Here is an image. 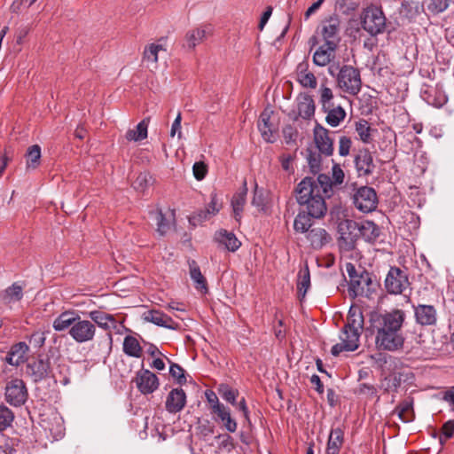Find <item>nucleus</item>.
I'll return each instance as SVG.
<instances>
[{
	"label": "nucleus",
	"mask_w": 454,
	"mask_h": 454,
	"mask_svg": "<svg viewBox=\"0 0 454 454\" xmlns=\"http://www.w3.org/2000/svg\"><path fill=\"white\" fill-rule=\"evenodd\" d=\"M45 340V337L43 333L36 332L33 333L30 337V342L34 343L35 345L41 347Z\"/></svg>",
	"instance_id": "nucleus-63"
},
{
	"label": "nucleus",
	"mask_w": 454,
	"mask_h": 454,
	"mask_svg": "<svg viewBox=\"0 0 454 454\" xmlns=\"http://www.w3.org/2000/svg\"><path fill=\"white\" fill-rule=\"evenodd\" d=\"M325 0H317L314 4H312L305 12L304 13V19L308 20L311 15H313L323 4Z\"/></svg>",
	"instance_id": "nucleus-60"
},
{
	"label": "nucleus",
	"mask_w": 454,
	"mask_h": 454,
	"mask_svg": "<svg viewBox=\"0 0 454 454\" xmlns=\"http://www.w3.org/2000/svg\"><path fill=\"white\" fill-rule=\"evenodd\" d=\"M338 46L334 43H323L320 45L313 54V63L317 67H326L335 58V53Z\"/></svg>",
	"instance_id": "nucleus-13"
},
{
	"label": "nucleus",
	"mask_w": 454,
	"mask_h": 454,
	"mask_svg": "<svg viewBox=\"0 0 454 454\" xmlns=\"http://www.w3.org/2000/svg\"><path fill=\"white\" fill-rule=\"evenodd\" d=\"M356 207L364 213H369L376 209L378 198L372 187L362 186L356 190L353 196Z\"/></svg>",
	"instance_id": "nucleus-6"
},
{
	"label": "nucleus",
	"mask_w": 454,
	"mask_h": 454,
	"mask_svg": "<svg viewBox=\"0 0 454 454\" xmlns=\"http://www.w3.org/2000/svg\"><path fill=\"white\" fill-rule=\"evenodd\" d=\"M149 120H143L134 129L126 132L125 137L128 141H141L147 137Z\"/></svg>",
	"instance_id": "nucleus-37"
},
{
	"label": "nucleus",
	"mask_w": 454,
	"mask_h": 454,
	"mask_svg": "<svg viewBox=\"0 0 454 454\" xmlns=\"http://www.w3.org/2000/svg\"><path fill=\"white\" fill-rule=\"evenodd\" d=\"M152 216L157 225V231L160 235H164L169 229V224L166 221L165 216L163 215L160 210H156L152 213Z\"/></svg>",
	"instance_id": "nucleus-50"
},
{
	"label": "nucleus",
	"mask_w": 454,
	"mask_h": 454,
	"mask_svg": "<svg viewBox=\"0 0 454 454\" xmlns=\"http://www.w3.org/2000/svg\"><path fill=\"white\" fill-rule=\"evenodd\" d=\"M181 121H182L181 114L178 113L177 116L176 117V119L173 121L172 126H171V130H170L171 137H175L177 134L178 137L179 138L181 137V136H182Z\"/></svg>",
	"instance_id": "nucleus-59"
},
{
	"label": "nucleus",
	"mask_w": 454,
	"mask_h": 454,
	"mask_svg": "<svg viewBox=\"0 0 454 454\" xmlns=\"http://www.w3.org/2000/svg\"><path fill=\"white\" fill-rule=\"evenodd\" d=\"M422 97L428 105L434 107H442L448 101L445 93L437 88H431L424 90L422 92Z\"/></svg>",
	"instance_id": "nucleus-27"
},
{
	"label": "nucleus",
	"mask_w": 454,
	"mask_h": 454,
	"mask_svg": "<svg viewBox=\"0 0 454 454\" xmlns=\"http://www.w3.org/2000/svg\"><path fill=\"white\" fill-rule=\"evenodd\" d=\"M310 286V274L308 265L301 268L298 273L297 289L299 296L304 298Z\"/></svg>",
	"instance_id": "nucleus-42"
},
{
	"label": "nucleus",
	"mask_w": 454,
	"mask_h": 454,
	"mask_svg": "<svg viewBox=\"0 0 454 454\" xmlns=\"http://www.w3.org/2000/svg\"><path fill=\"white\" fill-rule=\"evenodd\" d=\"M362 26L372 35L382 33L386 26V18L382 10L374 5L364 9L362 15Z\"/></svg>",
	"instance_id": "nucleus-4"
},
{
	"label": "nucleus",
	"mask_w": 454,
	"mask_h": 454,
	"mask_svg": "<svg viewBox=\"0 0 454 454\" xmlns=\"http://www.w3.org/2000/svg\"><path fill=\"white\" fill-rule=\"evenodd\" d=\"M5 401L12 406H20L27 398V390L24 381L14 378L7 381L5 386Z\"/></svg>",
	"instance_id": "nucleus-5"
},
{
	"label": "nucleus",
	"mask_w": 454,
	"mask_h": 454,
	"mask_svg": "<svg viewBox=\"0 0 454 454\" xmlns=\"http://www.w3.org/2000/svg\"><path fill=\"white\" fill-rule=\"evenodd\" d=\"M370 278L365 275H360L350 279L349 294L353 296H362L365 293V287L370 284Z\"/></svg>",
	"instance_id": "nucleus-35"
},
{
	"label": "nucleus",
	"mask_w": 454,
	"mask_h": 454,
	"mask_svg": "<svg viewBox=\"0 0 454 454\" xmlns=\"http://www.w3.org/2000/svg\"><path fill=\"white\" fill-rule=\"evenodd\" d=\"M340 21L338 17L332 16L329 19L322 21L320 26V35L325 42V43H334V45L338 46L340 43Z\"/></svg>",
	"instance_id": "nucleus-11"
},
{
	"label": "nucleus",
	"mask_w": 454,
	"mask_h": 454,
	"mask_svg": "<svg viewBox=\"0 0 454 454\" xmlns=\"http://www.w3.org/2000/svg\"><path fill=\"white\" fill-rule=\"evenodd\" d=\"M360 335L361 332L343 327L340 334V342L333 346L332 355L337 356L343 351L350 352L356 350L359 347Z\"/></svg>",
	"instance_id": "nucleus-7"
},
{
	"label": "nucleus",
	"mask_w": 454,
	"mask_h": 454,
	"mask_svg": "<svg viewBox=\"0 0 454 454\" xmlns=\"http://www.w3.org/2000/svg\"><path fill=\"white\" fill-rule=\"evenodd\" d=\"M361 235L368 242H373L380 236V228L372 221H364L358 227Z\"/></svg>",
	"instance_id": "nucleus-40"
},
{
	"label": "nucleus",
	"mask_w": 454,
	"mask_h": 454,
	"mask_svg": "<svg viewBox=\"0 0 454 454\" xmlns=\"http://www.w3.org/2000/svg\"><path fill=\"white\" fill-rule=\"evenodd\" d=\"M216 239L231 252L238 250L241 245L233 233L222 230L216 233Z\"/></svg>",
	"instance_id": "nucleus-38"
},
{
	"label": "nucleus",
	"mask_w": 454,
	"mask_h": 454,
	"mask_svg": "<svg viewBox=\"0 0 454 454\" xmlns=\"http://www.w3.org/2000/svg\"><path fill=\"white\" fill-rule=\"evenodd\" d=\"M192 171H193L194 177L197 180L200 181V180L204 179V177L206 176L207 172V168L204 162H201V161L195 162L192 167Z\"/></svg>",
	"instance_id": "nucleus-56"
},
{
	"label": "nucleus",
	"mask_w": 454,
	"mask_h": 454,
	"mask_svg": "<svg viewBox=\"0 0 454 454\" xmlns=\"http://www.w3.org/2000/svg\"><path fill=\"white\" fill-rule=\"evenodd\" d=\"M270 112L266 109L261 114L259 120H258L257 126H258V129L261 132L262 138L266 142L272 143L275 140V136L270 128Z\"/></svg>",
	"instance_id": "nucleus-30"
},
{
	"label": "nucleus",
	"mask_w": 454,
	"mask_h": 454,
	"mask_svg": "<svg viewBox=\"0 0 454 454\" xmlns=\"http://www.w3.org/2000/svg\"><path fill=\"white\" fill-rule=\"evenodd\" d=\"M406 273L398 268H391L385 279V287L389 294H400L409 287Z\"/></svg>",
	"instance_id": "nucleus-8"
},
{
	"label": "nucleus",
	"mask_w": 454,
	"mask_h": 454,
	"mask_svg": "<svg viewBox=\"0 0 454 454\" xmlns=\"http://www.w3.org/2000/svg\"><path fill=\"white\" fill-rule=\"evenodd\" d=\"M220 420L223 422L227 431L234 433L237 430V422L231 418V412L227 416L221 419Z\"/></svg>",
	"instance_id": "nucleus-58"
},
{
	"label": "nucleus",
	"mask_w": 454,
	"mask_h": 454,
	"mask_svg": "<svg viewBox=\"0 0 454 454\" xmlns=\"http://www.w3.org/2000/svg\"><path fill=\"white\" fill-rule=\"evenodd\" d=\"M169 373L171 377L175 379L178 384H184L186 382L184 371L180 365L172 363L169 367Z\"/></svg>",
	"instance_id": "nucleus-54"
},
{
	"label": "nucleus",
	"mask_w": 454,
	"mask_h": 454,
	"mask_svg": "<svg viewBox=\"0 0 454 454\" xmlns=\"http://www.w3.org/2000/svg\"><path fill=\"white\" fill-rule=\"evenodd\" d=\"M321 110L325 114V122L332 128L340 126L347 116L346 110L339 103Z\"/></svg>",
	"instance_id": "nucleus-17"
},
{
	"label": "nucleus",
	"mask_w": 454,
	"mask_h": 454,
	"mask_svg": "<svg viewBox=\"0 0 454 454\" xmlns=\"http://www.w3.org/2000/svg\"><path fill=\"white\" fill-rule=\"evenodd\" d=\"M404 320L405 313L402 309L371 315V330L375 335V345L379 349L393 352L403 348L404 337L402 327Z\"/></svg>",
	"instance_id": "nucleus-2"
},
{
	"label": "nucleus",
	"mask_w": 454,
	"mask_h": 454,
	"mask_svg": "<svg viewBox=\"0 0 454 454\" xmlns=\"http://www.w3.org/2000/svg\"><path fill=\"white\" fill-rule=\"evenodd\" d=\"M28 346L25 342H19L12 346L5 361L12 366H19L27 360Z\"/></svg>",
	"instance_id": "nucleus-18"
},
{
	"label": "nucleus",
	"mask_w": 454,
	"mask_h": 454,
	"mask_svg": "<svg viewBox=\"0 0 454 454\" xmlns=\"http://www.w3.org/2000/svg\"><path fill=\"white\" fill-rule=\"evenodd\" d=\"M96 333V326L93 322L82 319L77 316L75 323L69 330L70 336L77 342L83 343L93 340Z\"/></svg>",
	"instance_id": "nucleus-9"
},
{
	"label": "nucleus",
	"mask_w": 454,
	"mask_h": 454,
	"mask_svg": "<svg viewBox=\"0 0 454 454\" xmlns=\"http://www.w3.org/2000/svg\"><path fill=\"white\" fill-rule=\"evenodd\" d=\"M355 164L360 175H368L372 172V156L369 151H360L355 159Z\"/></svg>",
	"instance_id": "nucleus-29"
},
{
	"label": "nucleus",
	"mask_w": 454,
	"mask_h": 454,
	"mask_svg": "<svg viewBox=\"0 0 454 454\" xmlns=\"http://www.w3.org/2000/svg\"><path fill=\"white\" fill-rule=\"evenodd\" d=\"M185 403V392L182 388H174L167 396L165 407L169 413H176L184 409Z\"/></svg>",
	"instance_id": "nucleus-15"
},
{
	"label": "nucleus",
	"mask_w": 454,
	"mask_h": 454,
	"mask_svg": "<svg viewBox=\"0 0 454 454\" xmlns=\"http://www.w3.org/2000/svg\"><path fill=\"white\" fill-rule=\"evenodd\" d=\"M212 34L210 25H203L189 30L184 37L185 47L190 50L194 49L198 44L202 43L209 35Z\"/></svg>",
	"instance_id": "nucleus-14"
},
{
	"label": "nucleus",
	"mask_w": 454,
	"mask_h": 454,
	"mask_svg": "<svg viewBox=\"0 0 454 454\" xmlns=\"http://www.w3.org/2000/svg\"><path fill=\"white\" fill-rule=\"evenodd\" d=\"M252 205L255 207L259 212L268 214L271 207L270 193L262 188H259L258 185L255 184Z\"/></svg>",
	"instance_id": "nucleus-21"
},
{
	"label": "nucleus",
	"mask_w": 454,
	"mask_h": 454,
	"mask_svg": "<svg viewBox=\"0 0 454 454\" xmlns=\"http://www.w3.org/2000/svg\"><path fill=\"white\" fill-rule=\"evenodd\" d=\"M296 78L301 87L314 90L317 86V80L313 72L309 69V63L301 62L296 67Z\"/></svg>",
	"instance_id": "nucleus-16"
},
{
	"label": "nucleus",
	"mask_w": 454,
	"mask_h": 454,
	"mask_svg": "<svg viewBox=\"0 0 454 454\" xmlns=\"http://www.w3.org/2000/svg\"><path fill=\"white\" fill-rule=\"evenodd\" d=\"M144 318L156 325L168 329H176L178 325L170 317L159 310H149L144 314Z\"/></svg>",
	"instance_id": "nucleus-19"
},
{
	"label": "nucleus",
	"mask_w": 454,
	"mask_h": 454,
	"mask_svg": "<svg viewBox=\"0 0 454 454\" xmlns=\"http://www.w3.org/2000/svg\"><path fill=\"white\" fill-rule=\"evenodd\" d=\"M222 207V203L219 202L217 196L215 194L211 196V200L206 210L199 215L201 220H207L210 216L216 215Z\"/></svg>",
	"instance_id": "nucleus-46"
},
{
	"label": "nucleus",
	"mask_w": 454,
	"mask_h": 454,
	"mask_svg": "<svg viewBox=\"0 0 454 454\" xmlns=\"http://www.w3.org/2000/svg\"><path fill=\"white\" fill-rule=\"evenodd\" d=\"M415 317L421 325H433L436 322V310L432 305H418L415 308Z\"/></svg>",
	"instance_id": "nucleus-20"
},
{
	"label": "nucleus",
	"mask_w": 454,
	"mask_h": 454,
	"mask_svg": "<svg viewBox=\"0 0 454 454\" xmlns=\"http://www.w3.org/2000/svg\"><path fill=\"white\" fill-rule=\"evenodd\" d=\"M218 393L226 402L232 405L236 404V400L239 395L238 390L230 387L228 385L222 384L218 387Z\"/></svg>",
	"instance_id": "nucleus-48"
},
{
	"label": "nucleus",
	"mask_w": 454,
	"mask_h": 454,
	"mask_svg": "<svg viewBox=\"0 0 454 454\" xmlns=\"http://www.w3.org/2000/svg\"><path fill=\"white\" fill-rule=\"evenodd\" d=\"M450 0H428L427 9L433 13L444 12L450 4Z\"/></svg>",
	"instance_id": "nucleus-52"
},
{
	"label": "nucleus",
	"mask_w": 454,
	"mask_h": 454,
	"mask_svg": "<svg viewBox=\"0 0 454 454\" xmlns=\"http://www.w3.org/2000/svg\"><path fill=\"white\" fill-rule=\"evenodd\" d=\"M23 297L22 287L17 283L12 284L11 286L6 288L1 294L3 302L6 305H11L20 301Z\"/></svg>",
	"instance_id": "nucleus-36"
},
{
	"label": "nucleus",
	"mask_w": 454,
	"mask_h": 454,
	"mask_svg": "<svg viewBox=\"0 0 454 454\" xmlns=\"http://www.w3.org/2000/svg\"><path fill=\"white\" fill-rule=\"evenodd\" d=\"M322 155L318 150L309 148L307 150V161L311 172L317 173L320 170L322 163Z\"/></svg>",
	"instance_id": "nucleus-45"
},
{
	"label": "nucleus",
	"mask_w": 454,
	"mask_h": 454,
	"mask_svg": "<svg viewBox=\"0 0 454 454\" xmlns=\"http://www.w3.org/2000/svg\"><path fill=\"white\" fill-rule=\"evenodd\" d=\"M14 442L15 440H6L5 442L1 445V449L4 454H17Z\"/></svg>",
	"instance_id": "nucleus-61"
},
{
	"label": "nucleus",
	"mask_w": 454,
	"mask_h": 454,
	"mask_svg": "<svg viewBox=\"0 0 454 454\" xmlns=\"http://www.w3.org/2000/svg\"><path fill=\"white\" fill-rule=\"evenodd\" d=\"M213 412L215 413L218 418L221 419L223 417L227 416L231 411L228 407L224 404H216V407L213 410Z\"/></svg>",
	"instance_id": "nucleus-62"
},
{
	"label": "nucleus",
	"mask_w": 454,
	"mask_h": 454,
	"mask_svg": "<svg viewBox=\"0 0 454 454\" xmlns=\"http://www.w3.org/2000/svg\"><path fill=\"white\" fill-rule=\"evenodd\" d=\"M152 183V176L147 172L140 173L133 183V186L137 191H144Z\"/></svg>",
	"instance_id": "nucleus-51"
},
{
	"label": "nucleus",
	"mask_w": 454,
	"mask_h": 454,
	"mask_svg": "<svg viewBox=\"0 0 454 454\" xmlns=\"http://www.w3.org/2000/svg\"><path fill=\"white\" fill-rule=\"evenodd\" d=\"M399 419L404 422L412 421L413 414V401L410 398L403 400L395 410Z\"/></svg>",
	"instance_id": "nucleus-39"
},
{
	"label": "nucleus",
	"mask_w": 454,
	"mask_h": 454,
	"mask_svg": "<svg viewBox=\"0 0 454 454\" xmlns=\"http://www.w3.org/2000/svg\"><path fill=\"white\" fill-rule=\"evenodd\" d=\"M247 188L245 183L242 191L234 194L231 200L233 215L237 222H239L242 217V212L247 201Z\"/></svg>",
	"instance_id": "nucleus-33"
},
{
	"label": "nucleus",
	"mask_w": 454,
	"mask_h": 454,
	"mask_svg": "<svg viewBox=\"0 0 454 454\" xmlns=\"http://www.w3.org/2000/svg\"><path fill=\"white\" fill-rule=\"evenodd\" d=\"M13 419V412L6 406L0 405V432L11 427Z\"/></svg>",
	"instance_id": "nucleus-47"
},
{
	"label": "nucleus",
	"mask_w": 454,
	"mask_h": 454,
	"mask_svg": "<svg viewBox=\"0 0 454 454\" xmlns=\"http://www.w3.org/2000/svg\"><path fill=\"white\" fill-rule=\"evenodd\" d=\"M332 177H333V181L330 180V183H331V189L333 188V185H339V184H341L344 181V177H345V175H344V172L342 170V168H340V165L338 164H334L333 166V168H332ZM329 179H331L329 177ZM332 194V191L330 192V195Z\"/></svg>",
	"instance_id": "nucleus-53"
},
{
	"label": "nucleus",
	"mask_w": 454,
	"mask_h": 454,
	"mask_svg": "<svg viewBox=\"0 0 454 454\" xmlns=\"http://www.w3.org/2000/svg\"><path fill=\"white\" fill-rule=\"evenodd\" d=\"M135 383L143 395L153 393L160 386L158 377L147 369H142L137 372Z\"/></svg>",
	"instance_id": "nucleus-10"
},
{
	"label": "nucleus",
	"mask_w": 454,
	"mask_h": 454,
	"mask_svg": "<svg viewBox=\"0 0 454 454\" xmlns=\"http://www.w3.org/2000/svg\"><path fill=\"white\" fill-rule=\"evenodd\" d=\"M344 442V432L341 428H333L330 432L325 454H339Z\"/></svg>",
	"instance_id": "nucleus-24"
},
{
	"label": "nucleus",
	"mask_w": 454,
	"mask_h": 454,
	"mask_svg": "<svg viewBox=\"0 0 454 454\" xmlns=\"http://www.w3.org/2000/svg\"><path fill=\"white\" fill-rule=\"evenodd\" d=\"M307 239L313 248L319 249L326 245L331 238L325 229L317 227L312 228L307 233Z\"/></svg>",
	"instance_id": "nucleus-26"
},
{
	"label": "nucleus",
	"mask_w": 454,
	"mask_h": 454,
	"mask_svg": "<svg viewBox=\"0 0 454 454\" xmlns=\"http://www.w3.org/2000/svg\"><path fill=\"white\" fill-rule=\"evenodd\" d=\"M356 131L364 143H370L371 128L365 120H360L356 122Z\"/></svg>",
	"instance_id": "nucleus-49"
},
{
	"label": "nucleus",
	"mask_w": 454,
	"mask_h": 454,
	"mask_svg": "<svg viewBox=\"0 0 454 454\" xmlns=\"http://www.w3.org/2000/svg\"><path fill=\"white\" fill-rule=\"evenodd\" d=\"M50 371V362L48 359L39 358L27 366V372L31 375L35 381L44 379Z\"/></svg>",
	"instance_id": "nucleus-22"
},
{
	"label": "nucleus",
	"mask_w": 454,
	"mask_h": 454,
	"mask_svg": "<svg viewBox=\"0 0 454 454\" xmlns=\"http://www.w3.org/2000/svg\"><path fill=\"white\" fill-rule=\"evenodd\" d=\"M364 323V320L361 309L358 306H351L344 327L362 333Z\"/></svg>",
	"instance_id": "nucleus-25"
},
{
	"label": "nucleus",
	"mask_w": 454,
	"mask_h": 454,
	"mask_svg": "<svg viewBox=\"0 0 454 454\" xmlns=\"http://www.w3.org/2000/svg\"><path fill=\"white\" fill-rule=\"evenodd\" d=\"M315 103L309 95H301L297 98V111L302 119H309L315 114Z\"/></svg>",
	"instance_id": "nucleus-28"
},
{
	"label": "nucleus",
	"mask_w": 454,
	"mask_h": 454,
	"mask_svg": "<svg viewBox=\"0 0 454 454\" xmlns=\"http://www.w3.org/2000/svg\"><path fill=\"white\" fill-rule=\"evenodd\" d=\"M166 48L158 43H153L147 45L144 51V59L147 62L156 64L158 61V56L160 52H166Z\"/></svg>",
	"instance_id": "nucleus-44"
},
{
	"label": "nucleus",
	"mask_w": 454,
	"mask_h": 454,
	"mask_svg": "<svg viewBox=\"0 0 454 454\" xmlns=\"http://www.w3.org/2000/svg\"><path fill=\"white\" fill-rule=\"evenodd\" d=\"M318 103L321 109L338 104L335 101L333 90L327 86L326 82H321L317 90Z\"/></svg>",
	"instance_id": "nucleus-34"
},
{
	"label": "nucleus",
	"mask_w": 454,
	"mask_h": 454,
	"mask_svg": "<svg viewBox=\"0 0 454 454\" xmlns=\"http://www.w3.org/2000/svg\"><path fill=\"white\" fill-rule=\"evenodd\" d=\"M123 352L129 356L139 358L143 349L137 338L128 335L123 340Z\"/></svg>",
	"instance_id": "nucleus-41"
},
{
	"label": "nucleus",
	"mask_w": 454,
	"mask_h": 454,
	"mask_svg": "<svg viewBox=\"0 0 454 454\" xmlns=\"http://www.w3.org/2000/svg\"><path fill=\"white\" fill-rule=\"evenodd\" d=\"M89 316L93 324L98 325L100 328L105 330H111L117 328V320L113 315L107 314L101 310H92Z\"/></svg>",
	"instance_id": "nucleus-23"
},
{
	"label": "nucleus",
	"mask_w": 454,
	"mask_h": 454,
	"mask_svg": "<svg viewBox=\"0 0 454 454\" xmlns=\"http://www.w3.org/2000/svg\"><path fill=\"white\" fill-rule=\"evenodd\" d=\"M336 81L338 87L350 95H356L361 90L360 73L352 66H343L337 74Z\"/></svg>",
	"instance_id": "nucleus-3"
},
{
	"label": "nucleus",
	"mask_w": 454,
	"mask_h": 454,
	"mask_svg": "<svg viewBox=\"0 0 454 454\" xmlns=\"http://www.w3.org/2000/svg\"><path fill=\"white\" fill-rule=\"evenodd\" d=\"M352 141L349 137L342 136L339 139V154L340 156H347L349 154Z\"/></svg>",
	"instance_id": "nucleus-55"
},
{
	"label": "nucleus",
	"mask_w": 454,
	"mask_h": 454,
	"mask_svg": "<svg viewBox=\"0 0 454 454\" xmlns=\"http://www.w3.org/2000/svg\"><path fill=\"white\" fill-rule=\"evenodd\" d=\"M78 314L74 311H65L62 312L52 324V327L55 331L61 332L66 329H70L75 320L77 319Z\"/></svg>",
	"instance_id": "nucleus-31"
},
{
	"label": "nucleus",
	"mask_w": 454,
	"mask_h": 454,
	"mask_svg": "<svg viewBox=\"0 0 454 454\" xmlns=\"http://www.w3.org/2000/svg\"><path fill=\"white\" fill-rule=\"evenodd\" d=\"M331 183L329 176L321 174L317 179L306 177L297 188V202L304 209L296 215L294 228L296 232L308 233L312 227V218H321L326 213L325 198L330 197Z\"/></svg>",
	"instance_id": "nucleus-1"
},
{
	"label": "nucleus",
	"mask_w": 454,
	"mask_h": 454,
	"mask_svg": "<svg viewBox=\"0 0 454 454\" xmlns=\"http://www.w3.org/2000/svg\"><path fill=\"white\" fill-rule=\"evenodd\" d=\"M454 433V422L447 421L442 427V434L445 438H450Z\"/></svg>",
	"instance_id": "nucleus-64"
},
{
	"label": "nucleus",
	"mask_w": 454,
	"mask_h": 454,
	"mask_svg": "<svg viewBox=\"0 0 454 454\" xmlns=\"http://www.w3.org/2000/svg\"><path fill=\"white\" fill-rule=\"evenodd\" d=\"M198 430L199 434L204 438V440H207L214 434V426L206 421L198 427Z\"/></svg>",
	"instance_id": "nucleus-57"
},
{
	"label": "nucleus",
	"mask_w": 454,
	"mask_h": 454,
	"mask_svg": "<svg viewBox=\"0 0 454 454\" xmlns=\"http://www.w3.org/2000/svg\"><path fill=\"white\" fill-rule=\"evenodd\" d=\"M313 137L316 148L325 156H331L333 153V140L330 137V131L317 124L313 129Z\"/></svg>",
	"instance_id": "nucleus-12"
},
{
	"label": "nucleus",
	"mask_w": 454,
	"mask_h": 454,
	"mask_svg": "<svg viewBox=\"0 0 454 454\" xmlns=\"http://www.w3.org/2000/svg\"><path fill=\"white\" fill-rule=\"evenodd\" d=\"M190 277L195 285V288L206 294L207 292V280L202 275L200 267L195 261L189 262Z\"/></svg>",
	"instance_id": "nucleus-32"
},
{
	"label": "nucleus",
	"mask_w": 454,
	"mask_h": 454,
	"mask_svg": "<svg viewBox=\"0 0 454 454\" xmlns=\"http://www.w3.org/2000/svg\"><path fill=\"white\" fill-rule=\"evenodd\" d=\"M27 169H35L41 160V147L38 145H31L27 148Z\"/></svg>",
	"instance_id": "nucleus-43"
}]
</instances>
